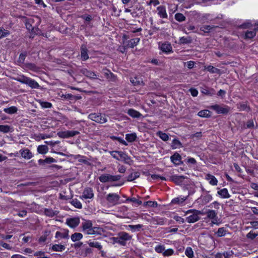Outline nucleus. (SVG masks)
Returning <instances> with one entry per match:
<instances>
[{"mask_svg": "<svg viewBox=\"0 0 258 258\" xmlns=\"http://www.w3.org/2000/svg\"><path fill=\"white\" fill-rule=\"evenodd\" d=\"M4 111L8 114H11L16 113L18 111V108L16 106H11L9 108H5Z\"/></svg>", "mask_w": 258, "mask_h": 258, "instance_id": "473e14b6", "label": "nucleus"}, {"mask_svg": "<svg viewBox=\"0 0 258 258\" xmlns=\"http://www.w3.org/2000/svg\"><path fill=\"white\" fill-rule=\"evenodd\" d=\"M217 27L218 26L204 25L201 27L200 30L205 33H208Z\"/></svg>", "mask_w": 258, "mask_h": 258, "instance_id": "cd10ccee", "label": "nucleus"}, {"mask_svg": "<svg viewBox=\"0 0 258 258\" xmlns=\"http://www.w3.org/2000/svg\"><path fill=\"white\" fill-rule=\"evenodd\" d=\"M26 69L30 70L34 72H37L39 71V68L36 66L34 63H28L25 64Z\"/></svg>", "mask_w": 258, "mask_h": 258, "instance_id": "c756f323", "label": "nucleus"}, {"mask_svg": "<svg viewBox=\"0 0 258 258\" xmlns=\"http://www.w3.org/2000/svg\"><path fill=\"white\" fill-rule=\"evenodd\" d=\"M137 138V137L136 133L128 134L125 135V139L128 142H134L136 140Z\"/></svg>", "mask_w": 258, "mask_h": 258, "instance_id": "7c9ffc66", "label": "nucleus"}, {"mask_svg": "<svg viewBox=\"0 0 258 258\" xmlns=\"http://www.w3.org/2000/svg\"><path fill=\"white\" fill-rule=\"evenodd\" d=\"M55 160L52 157H48L44 159V162L45 164H50L51 163L55 162Z\"/></svg>", "mask_w": 258, "mask_h": 258, "instance_id": "69168bd1", "label": "nucleus"}, {"mask_svg": "<svg viewBox=\"0 0 258 258\" xmlns=\"http://www.w3.org/2000/svg\"><path fill=\"white\" fill-rule=\"evenodd\" d=\"M71 203L72 205H73L75 207L77 208L81 209L82 207V204L77 199H73L71 202Z\"/></svg>", "mask_w": 258, "mask_h": 258, "instance_id": "c03bdc74", "label": "nucleus"}, {"mask_svg": "<svg viewBox=\"0 0 258 258\" xmlns=\"http://www.w3.org/2000/svg\"><path fill=\"white\" fill-rule=\"evenodd\" d=\"M10 34V32L8 30L2 29L0 28V38L6 37Z\"/></svg>", "mask_w": 258, "mask_h": 258, "instance_id": "3c124183", "label": "nucleus"}, {"mask_svg": "<svg viewBox=\"0 0 258 258\" xmlns=\"http://www.w3.org/2000/svg\"><path fill=\"white\" fill-rule=\"evenodd\" d=\"M240 27L243 29H249L248 30L245 32L244 38L251 39L255 36L257 30L254 29V26H253L250 22L243 23L240 25Z\"/></svg>", "mask_w": 258, "mask_h": 258, "instance_id": "20e7f679", "label": "nucleus"}, {"mask_svg": "<svg viewBox=\"0 0 258 258\" xmlns=\"http://www.w3.org/2000/svg\"><path fill=\"white\" fill-rule=\"evenodd\" d=\"M173 250L172 249H168L167 250H164L163 254L164 256H170L173 253Z\"/></svg>", "mask_w": 258, "mask_h": 258, "instance_id": "680f3d73", "label": "nucleus"}, {"mask_svg": "<svg viewBox=\"0 0 258 258\" xmlns=\"http://www.w3.org/2000/svg\"><path fill=\"white\" fill-rule=\"evenodd\" d=\"M82 73L85 75V76L91 78V79H96L97 75L95 74V73L88 71L86 69H83L81 70Z\"/></svg>", "mask_w": 258, "mask_h": 258, "instance_id": "412c9836", "label": "nucleus"}, {"mask_svg": "<svg viewBox=\"0 0 258 258\" xmlns=\"http://www.w3.org/2000/svg\"><path fill=\"white\" fill-rule=\"evenodd\" d=\"M10 126L8 125H0V132L7 133L10 132Z\"/></svg>", "mask_w": 258, "mask_h": 258, "instance_id": "de8ad7c7", "label": "nucleus"}, {"mask_svg": "<svg viewBox=\"0 0 258 258\" xmlns=\"http://www.w3.org/2000/svg\"><path fill=\"white\" fill-rule=\"evenodd\" d=\"M20 153L22 157L26 159H30L32 157L31 152L28 149L21 150Z\"/></svg>", "mask_w": 258, "mask_h": 258, "instance_id": "f3484780", "label": "nucleus"}, {"mask_svg": "<svg viewBox=\"0 0 258 258\" xmlns=\"http://www.w3.org/2000/svg\"><path fill=\"white\" fill-rule=\"evenodd\" d=\"M170 159L171 161L175 165H180L181 163V157L180 155L177 153H176L171 156Z\"/></svg>", "mask_w": 258, "mask_h": 258, "instance_id": "6ab92c4d", "label": "nucleus"}, {"mask_svg": "<svg viewBox=\"0 0 258 258\" xmlns=\"http://www.w3.org/2000/svg\"><path fill=\"white\" fill-rule=\"evenodd\" d=\"M26 56H27V53H21L20 54V56H19V59H18V62L19 63H24L25 59Z\"/></svg>", "mask_w": 258, "mask_h": 258, "instance_id": "6e6d98bb", "label": "nucleus"}, {"mask_svg": "<svg viewBox=\"0 0 258 258\" xmlns=\"http://www.w3.org/2000/svg\"><path fill=\"white\" fill-rule=\"evenodd\" d=\"M40 105L42 107L45 108H51L52 107V104L48 102H41Z\"/></svg>", "mask_w": 258, "mask_h": 258, "instance_id": "bf43d9fd", "label": "nucleus"}, {"mask_svg": "<svg viewBox=\"0 0 258 258\" xmlns=\"http://www.w3.org/2000/svg\"><path fill=\"white\" fill-rule=\"evenodd\" d=\"M58 213V211H54L50 209H45L44 210V214L46 216L52 217L55 215H57Z\"/></svg>", "mask_w": 258, "mask_h": 258, "instance_id": "393cba45", "label": "nucleus"}, {"mask_svg": "<svg viewBox=\"0 0 258 258\" xmlns=\"http://www.w3.org/2000/svg\"><path fill=\"white\" fill-rule=\"evenodd\" d=\"M154 222L157 224L164 225L165 223L164 220L162 218H157L154 219Z\"/></svg>", "mask_w": 258, "mask_h": 258, "instance_id": "0e129e2a", "label": "nucleus"}, {"mask_svg": "<svg viewBox=\"0 0 258 258\" xmlns=\"http://www.w3.org/2000/svg\"><path fill=\"white\" fill-rule=\"evenodd\" d=\"M120 175H111L110 174H102L99 176V179L101 182H106L108 181H116L120 179Z\"/></svg>", "mask_w": 258, "mask_h": 258, "instance_id": "1a4fd4ad", "label": "nucleus"}, {"mask_svg": "<svg viewBox=\"0 0 258 258\" xmlns=\"http://www.w3.org/2000/svg\"><path fill=\"white\" fill-rule=\"evenodd\" d=\"M64 249L65 246L61 244H54L52 246V249L55 251H62Z\"/></svg>", "mask_w": 258, "mask_h": 258, "instance_id": "4c0bfd02", "label": "nucleus"}, {"mask_svg": "<svg viewBox=\"0 0 258 258\" xmlns=\"http://www.w3.org/2000/svg\"><path fill=\"white\" fill-rule=\"evenodd\" d=\"M111 239L113 244L117 243L122 246H125L126 241L132 239V236L126 232H121L118 233L117 237H112Z\"/></svg>", "mask_w": 258, "mask_h": 258, "instance_id": "f03ea898", "label": "nucleus"}, {"mask_svg": "<svg viewBox=\"0 0 258 258\" xmlns=\"http://www.w3.org/2000/svg\"><path fill=\"white\" fill-rule=\"evenodd\" d=\"M0 247L5 248L6 249L10 250L12 249V247L8 244L2 241H0Z\"/></svg>", "mask_w": 258, "mask_h": 258, "instance_id": "052dcab7", "label": "nucleus"}, {"mask_svg": "<svg viewBox=\"0 0 258 258\" xmlns=\"http://www.w3.org/2000/svg\"><path fill=\"white\" fill-rule=\"evenodd\" d=\"M258 235V233H254V232H252L251 231L249 232L247 235H246V237L248 238H249V239H254V238L256 237V236H257Z\"/></svg>", "mask_w": 258, "mask_h": 258, "instance_id": "13d9d810", "label": "nucleus"}, {"mask_svg": "<svg viewBox=\"0 0 258 258\" xmlns=\"http://www.w3.org/2000/svg\"><path fill=\"white\" fill-rule=\"evenodd\" d=\"M120 197L115 193H110L106 197V200L108 203L111 206H115L119 203Z\"/></svg>", "mask_w": 258, "mask_h": 258, "instance_id": "6e6552de", "label": "nucleus"}, {"mask_svg": "<svg viewBox=\"0 0 258 258\" xmlns=\"http://www.w3.org/2000/svg\"><path fill=\"white\" fill-rule=\"evenodd\" d=\"M217 193L222 198L227 199L229 198L230 197V195H229L227 189L225 188L218 191Z\"/></svg>", "mask_w": 258, "mask_h": 258, "instance_id": "b1692460", "label": "nucleus"}, {"mask_svg": "<svg viewBox=\"0 0 258 258\" xmlns=\"http://www.w3.org/2000/svg\"><path fill=\"white\" fill-rule=\"evenodd\" d=\"M226 230L224 227L219 228L216 233V234L218 237H222L226 235Z\"/></svg>", "mask_w": 258, "mask_h": 258, "instance_id": "79ce46f5", "label": "nucleus"}, {"mask_svg": "<svg viewBox=\"0 0 258 258\" xmlns=\"http://www.w3.org/2000/svg\"><path fill=\"white\" fill-rule=\"evenodd\" d=\"M191 42V39L189 37H182L179 39V43L180 44H189Z\"/></svg>", "mask_w": 258, "mask_h": 258, "instance_id": "a19ab883", "label": "nucleus"}, {"mask_svg": "<svg viewBox=\"0 0 258 258\" xmlns=\"http://www.w3.org/2000/svg\"><path fill=\"white\" fill-rule=\"evenodd\" d=\"M157 135L164 141H167L169 140L168 135L167 134L163 133L161 131H159L157 133Z\"/></svg>", "mask_w": 258, "mask_h": 258, "instance_id": "37998d69", "label": "nucleus"}, {"mask_svg": "<svg viewBox=\"0 0 258 258\" xmlns=\"http://www.w3.org/2000/svg\"><path fill=\"white\" fill-rule=\"evenodd\" d=\"M174 219L179 223H183L185 222L183 218L178 216H175L174 217Z\"/></svg>", "mask_w": 258, "mask_h": 258, "instance_id": "774afa93", "label": "nucleus"}, {"mask_svg": "<svg viewBox=\"0 0 258 258\" xmlns=\"http://www.w3.org/2000/svg\"><path fill=\"white\" fill-rule=\"evenodd\" d=\"M13 79L22 84H25L28 85L32 89H38L40 87L39 84L35 80H32V79L26 77L24 75H21L18 76L17 77H14Z\"/></svg>", "mask_w": 258, "mask_h": 258, "instance_id": "f257e3e1", "label": "nucleus"}, {"mask_svg": "<svg viewBox=\"0 0 258 258\" xmlns=\"http://www.w3.org/2000/svg\"><path fill=\"white\" fill-rule=\"evenodd\" d=\"M185 200V199L184 198H177L173 199L171 201V203L172 204H180L183 203Z\"/></svg>", "mask_w": 258, "mask_h": 258, "instance_id": "8fccbe9b", "label": "nucleus"}, {"mask_svg": "<svg viewBox=\"0 0 258 258\" xmlns=\"http://www.w3.org/2000/svg\"><path fill=\"white\" fill-rule=\"evenodd\" d=\"M246 127L248 128H253L254 126L253 120L252 119L248 120L246 122Z\"/></svg>", "mask_w": 258, "mask_h": 258, "instance_id": "e2e57ef3", "label": "nucleus"}, {"mask_svg": "<svg viewBox=\"0 0 258 258\" xmlns=\"http://www.w3.org/2000/svg\"><path fill=\"white\" fill-rule=\"evenodd\" d=\"M80 134L77 131H66L57 133L58 137L61 138H69L73 137Z\"/></svg>", "mask_w": 258, "mask_h": 258, "instance_id": "9d476101", "label": "nucleus"}, {"mask_svg": "<svg viewBox=\"0 0 258 258\" xmlns=\"http://www.w3.org/2000/svg\"><path fill=\"white\" fill-rule=\"evenodd\" d=\"M185 253L189 258H192L194 256V252L191 247H188L185 250Z\"/></svg>", "mask_w": 258, "mask_h": 258, "instance_id": "09e8293b", "label": "nucleus"}, {"mask_svg": "<svg viewBox=\"0 0 258 258\" xmlns=\"http://www.w3.org/2000/svg\"><path fill=\"white\" fill-rule=\"evenodd\" d=\"M139 176V174L138 172H136L134 173L131 174L130 176H128L127 180L128 181H133L138 178Z\"/></svg>", "mask_w": 258, "mask_h": 258, "instance_id": "864d4df0", "label": "nucleus"}, {"mask_svg": "<svg viewBox=\"0 0 258 258\" xmlns=\"http://www.w3.org/2000/svg\"><path fill=\"white\" fill-rule=\"evenodd\" d=\"M34 21L35 20L33 18H30L27 20L25 25L28 30L33 31L34 27L32 26V23L34 22Z\"/></svg>", "mask_w": 258, "mask_h": 258, "instance_id": "c85d7f7f", "label": "nucleus"}, {"mask_svg": "<svg viewBox=\"0 0 258 258\" xmlns=\"http://www.w3.org/2000/svg\"><path fill=\"white\" fill-rule=\"evenodd\" d=\"M93 224L91 221L88 220H83V222L82 223V230L85 232L89 229L91 228L93 226Z\"/></svg>", "mask_w": 258, "mask_h": 258, "instance_id": "a211bd4d", "label": "nucleus"}, {"mask_svg": "<svg viewBox=\"0 0 258 258\" xmlns=\"http://www.w3.org/2000/svg\"><path fill=\"white\" fill-rule=\"evenodd\" d=\"M126 201H130L137 204L138 205H140L142 204L141 201L137 200L136 198L133 197L131 198H128L126 200Z\"/></svg>", "mask_w": 258, "mask_h": 258, "instance_id": "603ef678", "label": "nucleus"}, {"mask_svg": "<svg viewBox=\"0 0 258 258\" xmlns=\"http://www.w3.org/2000/svg\"><path fill=\"white\" fill-rule=\"evenodd\" d=\"M88 118L99 123H104L107 121L105 115L101 114L91 113L88 115Z\"/></svg>", "mask_w": 258, "mask_h": 258, "instance_id": "0eeeda50", "label": "nucleus"}, {"mask_svg": "<svg viewBox=\"0 0 258 258\" xmlns=\"http://www.w3.org/2000/svg\"><path fill=\"white\" fill-rule=\"evenodd\" d=\"M198 115L201 117H209L211 116L210 111L208 110H201L199 112Z\"/></svg>", "mask_w": 258, "mask_h": 258, "instance_id": "c9c22d12", "label": "nucleus"}, {"mask_svg": "<svg viewBox=\"0 0 258 258\" xmlns=\"http://www.w3.org/2000/svg\"><path fill=\"white\" fill-rule=\"evenodd\" d=\"M102 231L101 228L99 227H92L87 230L85 233L88 235L100 234Z\"/></svg>", "mask_w": 258, "mask_h": 258, "instance_id": "4468645a", "label": "nucleus"}, {"mask_svg": "<svg viewBox=\"0 0 258 258\" xmlns=\"http://www.w3.org/2000/svg\"><path fill=\"white\" fill-rule=\"evenodd\" d=\"M158 11V15L163 19H166L168 15L166 12V8L164 6H159L157 8Z\"/></svg>", "mask_w": 258, "mask_h": 258, "instance_id": "2eb2a0df", "label": "nucleus"}, {"mask_svg": "<svg viewBox=\"0 0 258 258\" xmlns=\"http://www.w3.org/2000/svg\"><path fill=\"white\" fill-rule=\"evenodd\" d=\"M206 69L208 71L211 73H216L219 74L220 73V70L212 66H208Z\"/></svg>", "mask_w": 258, "mask_h": 258, "instance_id": "58836bf2", "label": "nucleus"}, {"mask_svg": "<svg viewBox=\"0 0 258 258\" xmlns=\"http://www.w3.org/2000/svg\"><path fill=\"white\" fill-rule=\"evenodd\" d=\"M206 179L208 180L209 183L212 185H217L218 184V180L216 178L210 174L206 175Z\"/></svg>", "mask_w": 258, "mask_h": 258, "instance_id": "4be33fe9", "label": "nucleus"}, {"mask_svg": "<svg viewBox=\"0 0 258 258\" xmlns=\"http://www.w3.org/2000/svg\"><path fill=\"white\" fill-rule=\"evenodd\" d=\"M67 224L71 228L76 227L80 223V219L78 217L68 218L66 220Z\"/></svg>", "mask_w": 258, "mask_h": 258, "instance_id": "ddd939ff", "label": "nucleus"}, {"mask_svg": "<svg viewBox=\"0 0 258 258\" xmlns=\"http://www.w3.org/2000/svg\"><path fill=\"white\" fill-rule=\"evenodd\" d=\"M127 113L131 116L134 118H139L142 115V114L139 112L133 109H128L127 111Z\"/></svg>", "mask_w": 258, "mask_h": 258, "instance_id": "a878e982", "label": "nucleus"}, {"mask_svg": "<svg viewBox=\"0 0 258 258\" xmlns=\"http://www.w3.org/2000/svg\"><path fill=\"white\" fill-rule=\"evenodd\" d=\"M181 147H182L181 143H180V142L179 140L175 139L172 141V147L173 149L179 148Z\"/></svg>", "mask_w": 258, "mask_h": 258, "instance_id": "a18cd8bd", "label": "nucleus"}, {"mask_svg": "<svg viewBox=\"0 0 258 258\" xmlns=\"http://www.w3.org/2000/svg\"><path fill=\"white\" fill-rule=\"evenodd\" d=\"M210 108L216 111L218 113L223 114L227 113L229 112L230 109L229 107L225 105H219L217 104L212 105L210 107Z\"/></svg>", "mask_w": 258, "mask_h": 258, "instance_id": "9b49d317", "label": "nucleus"}, {"mask_svg": "<svg viewBox=\"0 0 258 258\" xmlns=\"http://www.w3.org/2000/svg\"><path fill=\"white\" fill-rule=\"evenodd\" d=\"M155 251L158 253H163L165 250V247L163 245H159L155 247Z\"/></svg>", "mask_w": 258, "mask_h": 258, "instance_id": "5fc2aeb1", "label": "nucleus"}, {"mask_svg": "<svg viewBox=\"0 0 258 258\" xmlns=\"http://www.w3.org/2000/svg\"><path fill=\"white\" fill-rule=\"evenodd\" d=\"M48 148L46 145H40L37 148V151L39 153L44 154L48 152Z\"/></svg>", "mask_w": 258, "mask_h": 258, "instance_id": "2f4dec72", "label": "nucleus"}, {"mask_svg": "<svg viewBox=\"0 0 258 258\" xmlns=\"http://www.w3.org/2000/svg\"><path fill=\"white\" fill-rule=\"evenodd\" d=\"M191 214L186 218V221L189 223H195L200 220L199 215L204 214L203 211L197 210H189L186 212V214Z\"/></svg>", "mask_w": 258, "mask_h": 258, "instance_id": "423d86ee", "label": "nucleus"}, {"mask_svg": "<svg viewBox=\"0 0 258 258\" xmlns=\"http://www.w3.org/2000/svg\"><path fill=\"white\" fill-rule=\"evenodd\" d=\"M140 40V39L139 38L132 39L128 41L127 45L129 47L133 48L138 44Z\"/></svg>", "mask_w": 258, "mask_h": 258, "instance_id": "bb28decb", "label": "nucleus"}, {"mask_svg": "<svg viewBox=\"0 0 258 258\" xmlns=\"http://www.w3.org/2000/svg\"><path fill=\"white\" fill-rule=\"evenodd\" d=\"M102 73L108 79L110 78L112 76V74L110 72V71L107 69L103 70Z\"/></svg>", "mask_w": 258, "mask_h": 258, "instance_id": "4d7b16f0", "label": "nucleus"}, {"mask_svg": "<svg viewBox=\"0 0 258 258\" xmlns=\"http://www.w3.org/2000/svg\"><path fill=\"white\" fill-rule=\"evenodd\" d=\"M131 82L134 86H140L143 85V81L137 77L132 78L131 79Z\"/></svg>", "mask_w": 258, "mask_h": 258, "instance_id": "72a5a7b5", "label": "nucleus"}, {"mask_svg": "<svg viewBox=\"0 0 258 258\" xmlns=\"http://www.w3.org/2000/svg\"><path fill=\"white\" fill-rule=\"evenodd\" d=\"M189 91L192 96H197L198 94V91L196 89L191 88L189 90Z\"/></svg>", "mask_w": 258, "mask_h": 258, "instance_id": "338daca9", "label": "nucleus"}, {"mask_svg": "<svg viewBox=\"0 0 258 258\" xmlns=\"http://www.w3.org/2000/svg\"><path fill=\"white\" fill-rule=\"evenodd\" d=\"M94 197L93 190L91 188H85L83 192L82 197L84 199H92Z\"/></svg>", "mask_w": 258, "mask_h": 258, "instance_id": "dca6fc26", "label": "nucleus"}, {"mask_svg": "<svg viewBox=\"0 0 258 258\" xmlns=\"http://www.w3.org/2000/svg\"><path fill=\"white\" fill-rule=\"evenodd\" d=\"M82 237L83 235L81 233H75L71 235V239L74 242L80 240Z\"/></svg>", "mask_w": 258, "mask_h": 258, "instance_id": "f704fd0d", "label": "nucleus"}, {"mask_svg": "<svg viewBox=\"0 0 258 258\" xmlns=\"http://www.w3.org/2000/svg\"><path fill=\"white\" fill-rule=\"evenodd\" d=\"M81 57L83 60H86L89 58L88 50L85 45H82L81 47Z\"/></svg>", "mask_w": 258, "mask_h": 258, "instance_id": "aec40b11", "label": "nucleus"}, {"mask_svg": "<svg viewBox=\"0 0 258 258\" xmlns=\"http://www.w3.org/2000/svg\"><path fill=\"white\" fill-rule=\"evenodd\" d=\"M109 153L112 157L117 160H121L125 163L130 164L131 161V158L124 152L122 151H112Z\"/></svg>", "mask_w": 258, "mask_h": 258, "instance_id": "7ed1b4c3", "label": "nucleus"}, {"mask_svg": "<svg viewBox=\"0 0 258 258\" xmlns=\"http://www.w3.org/2000/svg\"><path fill=\"white\" fill-rule=\"evenodd\" d=\"M161 49L163 51L168 52L171 50L172 47L169 43H163L161 46Z\"/></svg>", "mask_w": 258, "mask_h": 258, "instance_id": "e433bc0d", "label": "nucleus"}, {"mask_svg": "<svg viewBox=\"0 0 258 258\" xmlns=\"http://www.w3.org/2000/svg\"><path fill=\"white\" fill-rule=\"evenodd\" d=\"M175 19L178 22H182L185 20V17L181 13H177L175 15Z\"/></svg>", "mask_w": 258, "mask_h": 258, "instance_id": "49530a36", "label": "nucleus"}, {"mask_svg": "<svg viewBox=\"0 0 258 258\" xmlns=\"http://www.w3.org/2000/svg\"><path fill=\"white\" fill-rule=\"evenodd\" d=\"M171 179L176 184H181L185 179V177L182 175H173L171 176Z\"/></svg>", "mask_w": 258, "mask_h": 258, "instance_id": "5701e85b", "label": "nucleus"}, {"mask_svg": "<svg viewBox=\"0 0 258 258\" xmlns=\"http://www.w3.org/2000/svg\"><path fill=\"white\" fill-rule=\"evenodd\" d=\"M88 244L90 247H95L99 250H100L102 247V245L97 241H89L88 242Z\"/></svg>", "mask_w": 258, "mask_h": 258, "instance_id": "ea45409f", "label": "nucleus"}, {"mask_svg": "<svg viewBox=\"0 0 258 258\" xmlns=\"http://www.w3.org/2000/svg\"><path fill=\"white\" fill-rule=\"evenodd\" d=\"M202 190L205 194L202 195L200 199L201 200L202 204L205 205L212 201L213 197L212 195L208 194L209 191L205 190L204 188H202Z\"/></svg>", "mask_w": 258, "mask_h": 258, "instance_id": "f8f14e48", "label": "nucleus"}, {"mask_svg": "<svg viewBox=\"0 0 258 258\" xmlns=\"http://www.w3.org/2000/svg\"><path fill=\"white\" fill-rule=\"evenodd\" d=\"M203 215L207 216V218L211 220L210 223L211 226L214 224L219 225L220 224V220L218 219L217 212L213 210L207 209L205 212H204Z\"/></svg>", "mask_w": 258, "mask_h": 258, "instance_id": "39448f33", "label": "nucleus"}]
</instances>
